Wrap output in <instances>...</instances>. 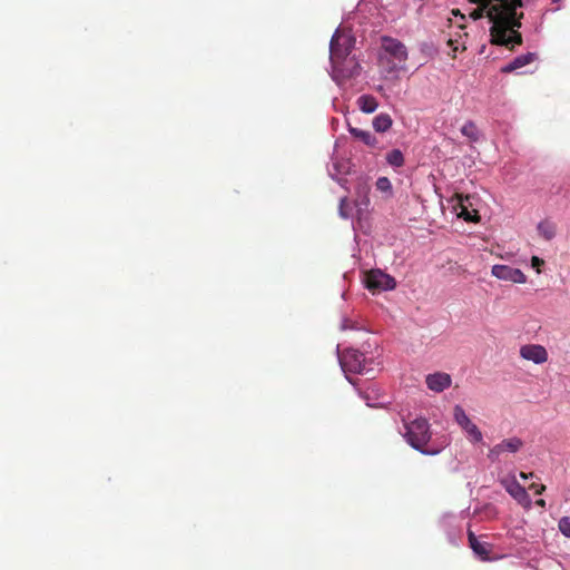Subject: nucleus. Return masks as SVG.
<instances>
[{
  "label": "nucleus",
  "instance_id": "nucleus-1",
  "mask_svg": "<svg viewBox=\"0 0 570 570\" xmlns=\"http://www.w3.org/2000/svg\"><path fill=\"white\" fill-rule=\"evenodd\" d=\"M475 8L470 12L473 20L488 18L491 23L492 43L501 46L520 45L522 41L518 29L521 27V13H518L522 0H469Z\"/></svg>",
  "mask_w": 570,
  "mask_h": 570
},
{
  "label": "nucleus",
  "instance_id": "nucleus-2",
  "mask_svg": "<svg viewBox=\"0 0 570 570\" xmlns=\"http://www.w3.org/2000/svg\"><path fill=\"white\" fill-rule=\"evenodd\" d=\"M355 37L345 29L337 28L330 41L331 78L341 85L343 80L360 75L361 65L352 55Z\"/></svg>",
  "mask_w": 570,
  "mask_h": 570
},
{
  "label": "nucleus",
  "instance_id": "nucleus-3",
  "mask_svg": "<svg viewBox=\"0 0 570 570\" xmlns=\"http://www.w3.org/2000/svg\"><path fill=\"white\" fill-rule=\"evenodd\" d=\"M401 434L413 450L428 456L440 454L449 445V441L444 436L436 441L432 440L431 424L423 416L403 421Z\"/></svg>",
  "mask_w": 570,
  "mask_h": 570
},
{
  "label": "nucleus",
  "instance_id": "nucleus-4",
  "mask_svg": "<svg viewBox=\"0 0 570 570\" xmlns=\"http://www.w3.org/2000/svg\"><path fill=\"white\" fill-rule=\"evenodd\" d=\"M336 354L341 370L351 384H354V382L348 374L374 375V365L380 364L379 362H375L374 357H366L363 352L355 348H346L341 352L340 345H337Z\"/></svg>",
  "mask_w": 570,
  "mask_h": 570
},
{
  "label": "nucleus",
  "instance_id": "nucleus-5",
  "mask_svg": "<svg viewBox=\"0 0 570 570\" xmlns=\"http://www.w3.org/2000/svg\"><path fill=\"white\" fill-rule=\"evenodd\" d=\"M381 41L383 52L380 53L379 60L381 63L389 65L387 73H397L404 70V63L409 56L404 43L389 36H383Z\"/></svg>",
  "mask_w": 570,
  "mask_h": 570
},
{
  "label": "nucleus",
  "instance_id": "nucleus-6",
  "mask_svg": "<svg viewBox=\"0 0 570 570\" xmlns=\"http://www.w3.org/2000/svg\"><path fill=\"white\" fill-rule=\"evenodd\" d=\"M363 283L364 286L372 292L392 291L396 286L395 278L380 268L366 272Z\"/></svg>",
  "mask_w": 570,
  "mask_h": 570
},
{
  "label": "nucleus",
  "instance_id": "nucleus-7",
  "mask_svg": "<svg viewBox=\"0 0 570 570\" xmlns=\"http://www.w3.org/2000/svg\"><path fill=\"white\" fill-rule=\"evenodd\" d=\"M453 420L464 432L466 439L473 443H481L483 441V434L480 429L471 421L465 413L464 409L456 404L453 407Z\"/></svg>",
  "mask_w": 570,
  "mask_h": 570
},
{
  "label": "nucleus",
  "instance_id": "nucleus-8",
  "mask_svg": "<svg viewBox=\"0 0 570 570\" xmlns=\"http://www.w3.org/2000/svg\"><path fill=\"white\" fill-rule=\"evenodd\" d=\"M503 489L524 509L529 510L532 507V500L528 494L525 488L521 485L514 474H509L500 480Z\"/></svg>",
  "mask_w": 570,
  "mask_h": 570
},
{
  "label": "nucleus",
  "instance_id": "nucleus-9",
  "mask_svg": "<svg viewBox=\"0 0 570 570\" xmlns=\"http://www.w3.org/2000/svg\"><path fill=\"white\" fill-rule=\"evenodd\" d=\"M440 524L446 534L449 543L458 546L461 542L462 534L459 517L446 513L442 517Z\"/></svg>",
  "mask_w": 570,
  "mask_h": 570
},
{
  "label": "nucleus",
  "instance_id": "nucleus-10",
  "mask_svg": "<svg viewBox=\"0 0 570 570\" xmlns=\"http://www.w3.org/2000/svg\"><path fill=\"white\" fill-rule=\"evenodd\" d=\"M351 166L350 159L332 157L331 164L327 166V171L333 180L345 188V184L347 183L345 176L350 174Z\"/></svg>",
  "mask_w": 570,
  "mask_h": 570
},
{
  "label": "nucleus",
  "instance_id": "nucleus-11",
  "mask_svg": "<svg viewBox=\"0 0 570 570\" xmlns=\"http://www.w3.org/2000/svg\"><path fill=\"white\" fill-rule=\"evenodd\" d=\"M491 274L498 279L508 281L515 284H524L527 282V276L521 269L508 265H493Z\"/></svg>",
  "mask_w": 570,
  "mask_h": 570
},
{
  "label": "nucleus",
  "instance_id": "nucleus-12",
  "mask_svg": "<svg viewBox=\"0 0 570 570\" xmlns=\"http://www.w3.org/2000/svg\"><path fill=\"white\" fill-rule=\"evenodd\" d=\"M472 207V197L458 195L453 204V210L458 217L465 222H476L479 219L478 212Z\"/></svg>",
  "mask_w": 570,
  "mask_h": 570
},
{
  "label": "nucleus",
  "instance_id": "nucleus-13",
  "mask_svg": "<svg viewBox=\"0 0 570 570\" xmlns=\"http://www.w3.org/2000/svg\"><path fill=\"white\" fill-rule=\"evenodd\" d=\"M520 356L527 361H531L534 364H543L548 360L547 350L539 344H527L521 346Z\"/></svg>",
  "mask_w": 570,
  "mask_h": 570
},
{
  "label": "nucleus",
  "instance_id": "nucleus-14",
  "mask_svg": "<svg viewBox=\"0 0 570 570\" xmlns=\"http://www.w3.org/2000/svg\"><path fill=\"white\" fill-rule=\"evenodd\" d=\"M538 59L537 53L534 52H527L517 56L513 58L509 63L502 67V72H512L518 71V73H525L527 71H521V69L531 62L535 61Z\"/></svg>",
  "mask_w": 570,
  "mask_h": 570
},
{
  "label": "nucleus",
  "instance_id": "nucleus-15",
  "mask_svg": "<svg viewBox=\"0 0 570 570\" xmlns=\"http://www.w3.org/2000/svg\"><path fill=\"white\" fill-rule=\"evenodd\" d=\"M468 539L470 548L472 549L473 553L481 560V561H491L493 560L490 557L491 552V544L488 542H481L472 532L471 530L468 531Z\"/></svg>",
  "mask_w": 570,
  "mask_h": 570
},
{
  "label": "nucleus",
  "instance_id": "nucleus-16",
  "mask_svg": "<svg viewBox=\"0 0 570 570\" xmlns=\"http://www.w3.org/2000/svg\"><path fill=\"white\" fill-rule=\"evenodd\" d=\"M451 382V376L443 372L429 374L425 379L428 387L435 393H441L450 387Z\"/></svg>",
  "mask_w": 570,
  "mask_h": 570
},
{
  "label": "nucleus",
  "instance_id": "nucleus-17",
  "mask_svg": "<svg viewBox=\"0 0 570 570\" xmlns=\"http://www.w3.org/2000/svg\"><path fill=\"white\" fill-rule=\"evenodd\" d=\"M358 108L365 114H372L377 109V101L373 96L362 95L357 99Z\"/></svg>",
  "mask_w": 570,
  "mask_h": 570
},
{
  "label": "nucleus",
  "instance_id": "nucleus-18",
  "mask_svg": "<svg viewBox=\"0 0 570 570\" xmlns=\"http://www.w3.org/2000/svg\"><path fill=\"white\" fill-rule=\"evenodd\" d=\"M537 229L546 240H551L556 237L557 227L556 224L550 220H542L538 224Z\"/></svg>",
  "mask_w": 570,
  "mask_h": 570
},
{
  "label": "nucleus",
  "instance_id": "nucleus-19",
  "mask_svg": "<svg viewBox=\"0 0 570 570\" xmlns=\"http://www.w3.org/2000/svg\"><path fill=\"white\" fill-rule=\"evenodd\" d=\"M392 118L387 114H380L373 119V128L377 132H385L392 127Z\"/></svg>",
  "mask_w": 570,
  "mask_h": 570
},
{
  "label": "nucleus",
  "instance_id": "nucleus-20",
  "mask_svg": "<svg viewBox=\"0 0 570 570\" xmlns=\"http://www.w3.org/2000/svg\"><path fill=\"white\" fill-rule=\"evenodd\" d=\"M499 444L503 453H517L523 446V441L520 438L513 436L501 441Z\"/></svg>",
  "mask_w": 570,
  "mask_h": 570
},
{
  "label": "nucleus",
  "instance_id": "nucleus-21",
  "mask_svg": "<svg viewBox=\"0 0 570 570\" xmlns=\"http://www.w3.org/2000/svg\"><path fill=\"white\" fill-rule=\"evenodd\" d=\"M385 160L391 167L396 169L404 165V155L400 149L394 148L385 155Z\"/></svg>",
  "mask_w": 570,
  "mask_h": 570
},
{
  "label": "nucleus",
  "instance_id": "nucleus-22",
  "mask_svg": "<svg viewBox=\"0 0 570 570\" xmlns=\"http://www.w3.org/2000/svg\"><path fill=\"white\" fill-rule=\"evenodd\" d=\"M461 134L472 141H478L480 137V132L476 128V125L472 120H468L461 128Z\"/></svg>",
  "mask_w": 570,
  "mask_h": 570
},
{
  "label": "nucleus",
  "instance_id": "nucleus-23",
  "mask_svg": "<svg viewBox=\"0 0 570 570\" xmlns=\"http://www.w3.org/2000/svg\"><path fill=\"white\" fill-rule=\"evenodd\" d=\"M463 37H466V33H464L463 36L458 33V38H453V37L449 38L448 46L451 48L452 52L450 55L452 56V58H455V53L459 50L465 49L464 41H462Z\"/></svg>",
  "mask_w": 570,
  "mask_h": 570
},
{
  "label": "nucleus",
  "instance_id": "nucleus-24",
  "mask_svg": "<svg viewBox=\"0 0 570 570\" xmlns=\"http://www.w3.org/2000/svg\"><path fill=\"white\" fill-rule=\"evenodd\" d=\"M376 189L387 196H392L393 194V187L391 180L385 177H379L375 183Z\"/></svg>",
  "mask_w": 570,
  "mask_h": 570
},
{
  "label": "nucleus",
  "instance_id": "nucleus-25",
  "mask_svg": "<svg viewBox=\"0 0 570 570\" xmlns=\"http://www.w3.org/2000/svg\"><path fill=\"white\" fill-rule=\"evenodd\" d=\"M351 132L368 146H373L376 142V138L370 131L352 129Z\"/></svg>",
  "mask_w": 570,
  "mask_h": 570
},
{
  "label": "nucleus",
  "instance_id": "nucleus-26",
  "mask_svg": "<svg viewBox=\"0 0 570 570\" xmlns=\"http://www.w3.org/2000/svg\"><path fill=\"white\" fill-rule=\"evenodd\" d=\"M558 529L566 538H570V517L560 518Z\"/></svg>",
  "mask_w": 570,
  "mask_h": 570
},
{
  "label": "nucleus",
  "instance_id": "nucleus-27",
  "mask_svg": "<svg viewBox=\"0 0 570 570\" xmlns=\"http://www.w3.org/2000/svg\"><path fill=\"white\" fill-rule=\"evenodd\" d=\"M341 328L344 330V331L345 330H356V331H358V330H362L363 327L357 325L356 322L344 317L342 320V323H341Z\"/></svg>",
  "mask_w": 570,
  "mask_h": 570
},
{
  "label": "nucleus",
  "instance_id": "nucleus-28",
  "mask_svg": "<svg viewBox=\"0 0 570 570\" xmlns=\"http://www.w3.org/2000/svg\"><path fill=\"white\" fill-rule=\"evenodd\" d=\"M502 450L500 448V444H495L493 448L489 450L488 458L490 461L495 462L499 460L500 455L502 454Z\"/></svg>",
  "mask_w": 570,
  "mask_h": 570
},
{
  "label": "nucleus",
  "instance_id": "nucleus-29",
  "mask_svg": "<svg viewBox=\"0 0 570 570\" xmlns=\"http://www.w3.org/2000/svg\"><path fill=\"white\" fill-rule=\"evenodd\" d=\"M345 203H346V198L345 197L341 198L338 212H340V216L346 219L350 217V214L346 210Z\"/></svg>",
  "mask_w": 570,
  "mask_h": 570
},
{
  "label": "nucleus",
  "instance_id": "nucleus-30",
  "mask_svg": "<svg viewBox=\"0 0 570 570\" xmlns=\"http://www.w3.org/2000/svg\"><path fill=\"white\" fill-rule=\"evenodd\" d=\"M544 264V261L538 256H532L531 258V266L537 269L538 273H540V267Z\"/></svg>",
  "mask_w": 570,
  "mask_h": 570
},
{
  "label": "nucleus",
  "instance_id": "nucleus-31",
  "mask_svg": "<svg viewBox=\"0 0 570 570\" xmlns=\"http://www.w3.org/2000/svg\"><path fill=\"white\" fill-rule=\"evenodd\" d=\"M530 489L534 490V492L537 494H542L543 491L546 490V487L543 484H535V483H533V484H531Z\"/></svg>",
  "mask_w": 570,
  "mask_h": 570
},
{
  "label": "nucleus",
  "instance_id": "nucleus-32",
  "mask_svg": "<svg viewBox=\"0 0 570 570\" xmlns=\"http://www.w3.org/2000/svg\"><path fill=\"white\" fill-rule=\"evenodd\" d=\"M519 475H520V478H521L522 480H528V479H531V478H533V476H534V475H533V473H524V472H520V474H519Z\"/></svg>",
  "mask_w": 570,
  "mask_h": 570
},
{
  "label": "nucleus",
  "instance_id": "nucleus-33",
  "mask_svg": "<svg viewBox=\"0 0 570 570\" xmlns=\"http://www.w3.org/2000/svg\"><path fill=\"white\" fill-rule=\"evenodd\" d=\"M537 505L541 507V508H546V501L543 499H539L537 500Z\"/></svg>",
  "mask_w": 570,
  "mask_h": 570
},
{
  "label": "nucleus",
  "instance_id": "nucleus-34",
  "mask_svg": "<svg viewBox=\"0 0 570 570\" xmlns=\"http://www.w3.org/2000/svg\"><path fill=\"white\" fill-rule=\"evenodd\" d=\"M362 203H363L365 206H367V205H368V203H370V200H368V198H367V197H364V199H363V202H362Z\"/></svg>",
  "mask_w": 570,
  "mask_h": 570
},
{
  "label": "nucleus",
  "instance_id": "nucleus-35",
  "mask_svg": "<svg viewBox=\"0 0 570 570\" xmlns=\"http://www.w3.org/2000/svg\"><path fill=\"white\" fill-rule=\"evenodd\" d=\"M552 2H559L560 0H551Z\"/></svg>",
  "mask_w": 570,
  "mask_h": 570
}]
</instances>
